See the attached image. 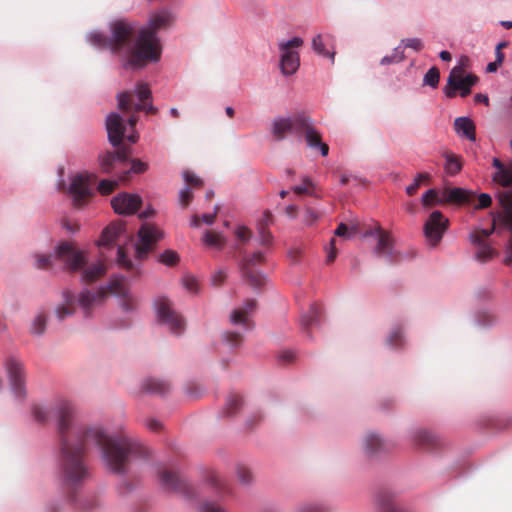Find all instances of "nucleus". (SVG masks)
<instances>
[{"instance_id": "nucleus-40", "label": "nucleus", "mask_w": 512, "mask_h": 512, "mask_svg": "<svg viewBox=\"0 0 512 512\" xmlns=\"http://www.w3.org/2000/svg\"><path fill=\"white\" fill-rule=\"evenodd\" d=\"M236 475H237V479L242 484H245V485L251 483L252 478H253L250 469L241 464L237 465V467H236Z\"/></svg>"}, {"instance_id": "nucleus-17", "label": "nucleus", "mask_w": 512, "mask_h": 512, "mask_svg": "<svg viewBox=\"0 0 512 512\" xmlns=\"http://www.w3.org/2000/svg\"><path fill=\"white\" fill-rule=\"evenodd\" d=\"M158 236L157 227L149 223H143L139 232V242L135 247L136 256L139 259L144 258L153 248Z\"/></svg>"}, {"instance_id": "nucleus-3", "label": "nucleus", "mask_w": 512, "mask_h": 512, "mask_svg": "<svg viewBox=\"0 0 512 512\" xmlns=\"http://www.w3.org/2000/svg\"><path fill=\"white\" fill-rule=\"evenodd\" d=\"M159 29V12L153 13L148 25L138 31L137 37H135L137 26L134 22L117 21L112 26L110 49L115 53L125 52L132 66L141 67L157 58Z\"/></svg>"}, {"instance_id": "nucleus-29", "label": "nucleus", "mask_w": 512, "mask_h": 512, "mask_svg": "<svg viewBox=\"0 0 512 512\" xmlns=\"http://www.w3.org/2000/svg\"><path fill=\"white\" fill-rule=\"evenodd\" d=\"M445 170L449 175H456L458 174L462 169V158L454 153L447 152L445 153Z\"/></svg>"}, {"instance_id": "nucleus-23", "label": "nucleus", "mask_w": 512, "mask_h": 512, "mask_svg": "<svg viewBox=\"0 0 512 512\" xmlns=\"http://www.w3.org/2000/svg\"><path fill=\"white\" fill-rule=\"evenodd\" d=\"M474 195L462 188H447L443 191V202L465 204L469 203Z\"/></svg>"}, {"instance_id": "nucleus-39", "label": "nucleus", "mask_w": 512, "mask_h": 512, "mask_svg": "<svg viewBox=\"0 0 512 512\" xmlns=\"http://www.w3.org/2000/svg\"><path fill=\"white\" fill-rule=\"evenodd\" d=\"M184 181L187 187L199 189L203 186V181L200 177L190 171H185L183 174Z\"/></svg>"}, {"instance_id": "nucleus-34", "label": "nucleus", "mask_w": 512, "mask_h": 512, "mask_svg": "<svg viewBox=\"0 0 512 512\" xmlns=\"http://www.w3.org/2000/svg\"><path fill=\"white\" fill-rule=\"evenodd\" d=\"M46 323V314L43 312L38 313L35 319L33 320L31 332L35 335H42L45 332Z\"/></svg>"}, {"instance_id": "nucleus-6", "label": "nucleus", "mask_w": 512, "mask_h": 512, "mask_svg": "<svg viewBox=\"0 0 512 512\" xmlns=\"http://www.w3.org/2000/svg\"><path fill=\"white\" fill-rule=\"evenodd\" d=\"M125 233V225L122 222H113L102 232L98 241L100 247L110 248L113 244L117 245V262L128 271L134 270L133 262L127 258L125 248L119 244V238Z\"/></svg>"}, {"instance_id": "nucleus-36", "label": "nucleus", "mask_w": 512, "mask_h": 512, "mask_svg": "<svg viewBox=\"0 0 512 512\" xmlns=\"http://www.w3.org/2000/svg\"><path fill=\"white\" fill-rule=\"evenodd\" d=\"M222 340L230 347L236 348L242 344L243 337L238 332L226 331L222 334Z\"/></svg>"}, {"instance_id": "nucleus-45", "label": "nucleus", "mask_w": 512, "mask_h": 512, "mask_svg": "<svg viewBox=\"0 0 512 512\" xmlns=\"http://www.w3.org/2000/svg\"><path fill=\"white\" fill-rule=\"evenodd\" d=\"M428 179H429L428 174H424V173L418 174L417 177L415 178L414 182L406 188L407 194L409 196L414 195L417 192V190L419 189L421 182L424 180H428Z\"/></svg>"}, {"instance_id": "nucleus-48", "label": "nucleus", "mask_w": 512, "mask_h": 512, "mask_svg": "<svg viewBox=\"0 0 512 512\" xmlns=\"http://www.w3.org/2000/svg\"><path fill=\"white\" fill-rule=\"evenodd\" d=\"M274 223V217L269 210L263 212L262 218L257 223V229H269V226Z\"/></svg>"}, {"instance_id": "nucleus-22", "label": "nucleus", "mask_w": 512, "mask_h": 512, "mask_svg": "<svg viewBox=\"0 0 512 512\" xmlns=\"http://www.w3.org/2000/svg\"><path fill=\"white\" fill-rule=\"evenodd\" d=\"M413 440L415 445L427 450L436 449L441 445L440 438L425 429L416 430L413 435Z\"/></svg>"}, {"instance_id": "nucleus-57", "label": "nucleus", "mask_w": 512, "mask_h": 512, "mask_svg": "<svg viewBox=\"0 0 512 512\" xmlns=\"http://www.w3.org/2000/svg\"><path fill=\"white\" fill-rule=\"evenodd\" d=\"M492 198L487 193H482L478 196V204L475 206L478 209H484L491 205Z\"/></svg>"}, {"instance_id": "nucleus-33", "label": "nucleus", "mask_w": 512, "mask_h": 512, "mask_svg": "<svg viewBox=\"0 0 512 512\" xmlns=\"http://www.w3.org/2000/svg\"><path fill=\"white\" fill-rule=\"evenodd\" d=\"M464 74V68L462 66H455L448 76L447 85L445 89H451L457 84H463L465 77Z\"/></svg>"}, {"instance_id": "nucleus-59", "label": "nucleus", "mask_w": 512, "mask_h": 512, "mask_svg": "<svg viewBox=\"0 0 512 512\" xmlns=\"http://www.w3.org/2000/svg\"><path fill=\"white\" fill-rule=\"evenodd\" d=\"M401 342H402V334H401V331L400 330H395L393 331L389 338H388V343L390 346H393V347H396V346H399L401 345Z\"/></svg>"}, {"instance_id": "nucleus-53", "label": "nucleus", "mask_w": 512, "mask_h": 512, "mask_svg": "<svg viewBox=\"0 0 512 512\" xmlns=\"http://www.w3.org/2000/svg\"><path fill=\"white\" fill-rule=\"evenodd\" d=\"M201 512H226L219 504L216 502L206 501L202 504L200 508Z\"/></svg>"}, {"instance_id": "nucleus-64", "label": "nucleus", "mask_w": 512, "mask_h": 512, "mask_svg": "<svg viewBox=\"0 0 512 512\" xmlns=\"http://www.w3.org/2000/svg\"><path fill=\"white\" fill-rule=\"evenodd\" d=\"M219 211V206L216 205L215 206V209H214V212L213 213H210V214H204L201 218V220L208 224V225H211L215 222V219H216V216H217V213Z\"/></svg>"}, {"instance_id": "nucleus-11", "label": "nucleus", "mask_w": 512, "mask_h": 512, "mask_svg": "<svg viewBox=\"0 0 512 512\" xmlns=\"http://www.w3.org/2000/svg\"><path fill=\"white\" fill-rule=\"evenodd\" d=\"M264 260V254L258 251L250 257H244L240 264L242 276L254 288H259L265 284V277L254 269L256 265L264 263Z\"/></svg>"}, {"instance_id": "nucleus-41", "label": "nucleus", "mask_w": 512, "mask_h": 512, "mask_svg": "<svg viewBox=\"0 0 512 512\" xmlns=\"http://www.w3.org/2000/svg\"><path fill=\"white\" fill-rule=\"evenodd\" d=\"M180 257L174 250H165L162 252V264L167 266H175L179 263Z\"/></svg>"}, {"instance_id": "nucleus-32", "label": "nucleus", "mask_w": 512, "mask_h": 512, "mask_svg": "<svg viewBox=\"0 0 512 512\" xmlns=\"http://www.w3.org/2000/svg\"><path fill=\"white\" fill-rule=\"evenodd\" d=\"M320 317V306L313 304L311 305L308 313L303 315L301 318V325L303 328H309L314 323L318 322Z\"/></svg>"}, {"instance_id": "nucleus-30", "label": "nucleus", "mask_w": 512, "mask_h": 512, "mask_svg": "<svg viewBox=\"0 0 512 512\" xmlns=\"http://www.w3.org/2000/svg\"><path fill=\"white\" fill-rule=\"evenodd\" d=\"M147 165L140 160H132L129 164V169L120 173L119 180L127 182L130 180L131 174H139L146 170Z\"/></svg>"}, {"instance_id": "nucleus-21", "label": "nucleus", "mask_w": 512, "mask_h": 512, "mask_svg": "<svg viewBox=\"0 0 512 512\" xmlns=\"http://www.w3.org/2000/svg\"><path fill=\"white\" fill-rule=\"evenodd\" d=\"M492 165L497 169L493 181L503 187H512V162L504 164L500 159L493 158Z\"/></svg>"}, {"instance_id": "nucleus-52", "label": "nucleus", "mask_w": 512, "mask_h": 512, "mask_svg": "<svg viewBox=\"0 0 512 512\" xmlns=\"http://www.w3.org/2000/svg\"><path fill=\"white\" fill-rule=\"evenodd\" d=\"M252 232L245 226H239L235 230V236L242 242L246 243L251 238Z\"/></svg>"}, {"instance_id": "nucleus-1", "label": "nucleus", "mask_w": 512, "mask_h": 512, "mask_svg": "<svg viewBox=\"0 0 512 512\" xmlns=\"http://www.w3.org/2000/svg\"><path fill=\"white\" fill-rule=\"evenodd\" d=\"M32 413L40 423H46L51 418L57 421L60 471L67 487H77L90 476L86 457V447L90 444L101 450L105 466L118 474L127 471L132 459L148 456L147 448L130 435L112 437L101 427H87L79 423L75 418L74 407L68 401L61 400L49 408L35 405Z\"/></svg>"}, {"instance_id": "nucleus-49", "label": "nucleus", "mask_w": 512, "mask_h": 512, "mask_svg": "<svg viewBox=\"0 0 512 512\" xmlns=\"http://www.w3.org/2000/svg\"><path fill=\"white\" fill-rule=\"evenodd\" d=\"M259 237H260V244L265 247H270L272 245L273 236L269 229H257Z\"/></svg>"}, {"instance_id": "nucleus-5", "label": "nucleus", "mask_w": 512, "mask_h": 512, "mask_svg": "<svg viewBox=\"0 0 512 512\" xmlns=\"http://www.w3.org/2000/svg\"><path fill=\"white\" fill-rule=\"evenodd\" d=\"M56 257L65 270L71 273L82 271V281L86 284H92L106 274L107 267L102 261L86 267L88 259L85 252L76 249L73 243H61L56 249Z\"/></svg>"}, {"instance_id": "nucleus-7", "label": "nucleus", "mask_w": 512, "mask_h": 512, "mask_svg": "<svg viewBox=\"0 0 512 512\" xmlns=\"http://www.w3.org/2000/svg\"><path fill=\"white\" fill-rule=\"evenodd\" d=\"M97 176L89 173H79L72 177L69 186V193L73 198L74 205L78 208L83 207L94 195L92 186Z\"/></svg>"}, {"instance_id": "nucleus-14", "label": "nucleus", "mask_w": 512, "mask_h": 512, "mask_svg": "<svg viewBox=\"0 0 512 512\" xmlns=\"http://www.w3.org/2000/svg\"><path fill=\"white\" fill-rule=\"evenodd\" d=\"M305 113H298L287 118H276L272 123V133L276 140H284L289 134L300 135L298 123L305 119Z\"/></svg>"}, {"instance_id": "nucleus-37", "label": "nucleus", "mask_w": 512, "mask_h": 512, "mask_svg": "<svg viewBox=\"0 0 512 512\" xmlns=\"http://www.w3.org/2000/svg\"><path fill=\"white\" fill-rule=\"evenodd\" d=\"M436 203H443V197L439 198L438 193L434 189H429L423 196H422V205L424 207H432Z\"/></svg>"}, {"instance_id": "nucleus-8", "label": "nucleus", "mask_w": 512, "mask_h": 512, "mask_svg": "<svg viewBox=\"0 0 512 512\" xmlns=\"http://www.w3.org/2000/svg\"><path fill=\"white\" fill-rule=\"evenodd\" d=\"M302 45L303 40L300 37H294L287 42L279 43V50L282 52L280 68L284 75H293L298 70L300 65L299 54L293 49Z\"/></svg>"}, {"instance_id": "nucleus-26", "label": "nucleus", "mask_w": 512, "mask_h": 512, "mask_svg": "<svg viewBox=\"0 0 512 512\" xmlns=\"http://www.w3.org/2000/svg\"><path fill=\"white\" fill-rule=\"evenodd\" d=\"M470 239L474 245L478 247L476 252V259L481 262H486L493 258L495 251L486 242H481L478 236H470Z\"/></svg>"}, {"instance_id": "nucleus-43", "label": "nucleus", "mask_w": 512, "mask_h": 512, "mask_svg": "<svg viewBox=\"0 0 512 512\" xmlns=\"http://www.w3.org/2000/svg\"><path fill=\"white\" fill-rule=\"evenodd\" d=\"M36 267L43 270H49L52 268V256L37 254L35 256Z\"/></svg>"}, {"instance_id": "nucleus-44", "label": "nucleus", "mask_w": 512, "mask_h": 512, "mask_svg": "<svg viewBox=\"0 0 512 512\" xmlns=\"http://www.w3.org/2000/svg\"><path fill=\"white\" fill-rule=\"evenodd\" d=\"M357 231L358 228L356 225H353L351 228H349L346 224L340 223L335 230V235L339 237L349 238L351 235L356 234Z\"/></svg>"}, {"instance_id": "nucleus-31", "label": "nucleus", "mask_w": 512, "mask_h": 512, "mask_svg": "<svg viewBox=\"0 0 512 512\" xmlns=\"http://www.w3.org/2000/svg\"><path fill=\"white\" fill-rule=\"evenodd\" d=\"M242 398L238 394H231L227 400L226 404L223 408V413L225 416L234 415L242 406Z\"/></svg>"}, {"instance_id": "nucleus-63", "label": "nucleus", "mask_w": 512, "mask_h": 512, "mask_svg": "<svg viewBox=\"0 0 512 512\" xmlns=\"http://www.w3.org/2000/svg\"><path fill=\"white\" fill-rule=\"evenodd\" d=\"M62 226L63 228H65L67 231L69 232H76L79 230L80 226L78 224V222L76 221H72V220H69V219H64L62 221Z\"/></svg>"}, {"instance_id": "nucleus-15", "label": "nucleus", "mask_w": 512, "mask_h": 512, "mask_svg": "<svg viewBox=\"0 0 512 512\" xmlns=\"http://www.w3.org/2000/svg\"><path fill=\"white\" fill-rule=\"evenodd\" d=\"M111 205L115 213L130 216L138 212L142 205V199L137 194L122 192L112 198Z\"/></svg>"}, {"instance_id": "nucleus-50", "label": "nucleus", "mask_w": 512, "mask_h": 512, "mask_svg": "<svg viewBox=\"0 0 512 512\" xmlns=\"http://www.w3.org/2000/svg\"><path fill=\"white\" fill-rule=\"evenodd\" d=\"M142 389L147 393H157L160 389V384L155 379H146L142 384Z\"/></svg>"}, {"instance_id": "nucleus-12", "label": "nucleus", "mask_w": 512, "mask_h": 512, "mask_svg": "<svg viewBox=\"0 0 512 512\" xmlns=\"http://www.w3.org/2000/svg\"><path fill=\"white\" fill-rule=\"evenodd\" d=\"M11 390L20 398L25 396V371L21 361L11 357L5 362Z\"/></svg>"}, {"instance_id": "nucleus-10", "label": "nucleus", "mask_w": 512, "mask_h": 512, "mask_svg": "<svg viewBox=\"0 0 512 512\" xmlns=\"http://www.w3.org/2000/svg\"><path fill=\"white\" fill-rule=\"evenodd\" d=\"M175 336H180L186 329V320L170 300L162 297V326Z\"/></svg>"}, {"instance_id": "nucleus-27", "label": "nucleus", "mask_w": 512, "mask_h": 512, "mask_svg": "<svg viewBox=\"0 0 512 512\" xmlns=\"http://www.w3.org/2000/svg\"><path fill=\"white\" fill-rule=\"evenodd\" d=\"M203 243L211 248L222 250L226 245V239L221 233L207 230L202 237Z\"/></svg>"}, {"instance_id": "nucleus-56", "label": "nucleus", "mask_w": 512, "mask_h": 512, "mask_svg": "<svg viewBox=\"0 0 512 512\" xmlns=\"http://www.w3.org/2000/svg\"><path fill=\"white\" fill-rule=\"evenodd\" d=\"M207 481L213 485V486H216V487H222L223 485V481H222V478L221 476L219 475L218 472L216 471H210L207 475Z\"/></svg>"}, {"instance_id": "nucleus-47", "label": "nucleus", "mask_w": 512, "mask_h": 512, "mask_svg": "<svg viewBox=\"0 0 512 512\" xmlns=\"http://www.w3.org/2000/svg\"><path fill=\"white\" fill-rule=\"evenodd\" d=\"M193 200V193L189 187L183 188L179 193V203L183 208L189 206Z\"/></svg>"}, {"instance_id": "nucleus-25", "label": "nucleus", "mask_w": 512, "mask_h": 512, "mask_svg": "<svg viewBox=\"0 0 512 512\" xmlns=\"http://www.w3.org/2000/svg\"><path fill=\"white\" fill-rule=\"evenodd\" d=\"M479 78L475 74H468L465 76L463 84H457L451 89H444L445 95L449 98L456 96L457 91L460 92L461 97H467L471 93V88L478 82Z\"/></svg>"}, {"instance_id": "nucleus-55", "label": "nucleus", "mask_w": 512, "mask_h": 512, "mask_svg": "<svg viewBox=\"0 0 512 512\" xmlns=\"http://www.w3.org/2000/svg\"><path fill=\"white\" fill-rule=\"evenodd\" d=\"M312 45H313V49L321 54V55H328V53H326L325 51V47H324V43H323V39H322V36L321 35H317L313 38V41H312Z\"/></svg>"}, {"instance_id": "nucleus-42", "label": "nucleus", "mask_w": 512, "mask_h": 512, "mask_svg": "<svg viewBox=\"0 0 512 512\" xmlns=\"http://www.w3.org/2000/svg\"><path fill=\"white\" fill-rule=\"evenodd\" d=\"M117 186V181L104 179L99 182L98 191L102 195H109L117 188Z\"/></svg>"}, {"instance_id": "nucleus-13", "label": "nucleus", "mask_w": 512, "mask_h": 512, "mask_svg": "<svg viewBox=\"0 0 512 512\" xmlns=\"http://www.w3.org/2000/svg\"><path fill=\"white\" fill-rule=\"evenodd\" d=\"M449 221L440 211H434L424 224V234L428 241L437 245L448 228Z\"/></svg>"}, {"instance_id": "nucleus-4", "label": "nucleus", "mask_w": 512, "mask_h": 512, "mask_svg": "<svg viewBox=\"0 0 512 512\" xmlns=\"http://www.w3.org/2000/svg\"><path fill=\"white\" fill-rule=\"evenodd\" d=\"M108 294H113L121 298V306L129 311L134 308V299L128 294L126 280L124 277H113L106 286H102L93 292L84 289L76 299L70 290L63 292V304L56 308V316L62 321L75 312V303L78 302L84 314L89 316L92 309L102 304Z\"/></svg>"}, {"instance_id": "nucleus-61", "label": "nucleus", "mask_w": 512, "mask_h": 512, "mask_svg": "<svg viewBox=\"0 0 512 512\" xmlns=\"http://www.w3.org/2000/svg\"><path fill=\"white\" fill-rule=\"evenodd\" d=\"M494 226L491 229H480L474 231L471 236H478L481 242H486V239L493 233Z\"/></svg>"}, {"instance_id": "nucleus-46", "label": "nucleus", "mask_w": 512, "mask_h": 512, "mask_svg": "<svg viewBox=\"0 0 512 512\" xmlns=\"http://www.w3.org/2000/svg\"><path fill=\"white\" fill-rule=\"evenodd\" d=\"M401 47L404 48H411L415 51H420L423 48V42L419 38H407L403 39L401 41Z\"/></svg>"}, {"instance_id": "nucleus-9", "label": "nucleus", "mask_w": 512, "mask_h": 512, "mask_svg": "<svg viewBox=\"0 0 512 512\" xmlns=\"http://www.w3.org/2000/svg\"><path fill=\"white\" fill-rule=\"evenodd\" d=\"M366 236H377V245L374 249L377 256L384 257L391 263L397 260L398 252L394 248V239L390 232L377 225L373 230L367 232Z\"/></svg>"}, {"instance_id": "nucleus-35", "label": "nucleus", "mask_w": 512, "mask_h": 512, "mask_svg": "<svg viewBox=\"0 0 512 512\" xmlns=\"http://www.w3.org/2000/svg\"><path fill=\"white\" fill-rule=\"evenodd\" d=\"M440 72L437 67H431L423 78V85H428L432 88H436L439 84Z\"/></svg>"}, {"instance_id": "nucleus-18", "label": "nucleus", "mask_w": 512, "mask_h": 512, "mask_svg": "<svg viewBox=\"0 0 512 512\" xmlns=\"http://www.w3.org/2000/svg\"><path fill=\"white\" fill-rule=\"evenodd\" d=\"M162 491L186 494L188 485L186 481L175 471L162 468Z\"/></svg>"}, {"instance_id": "nucleus-24", "label": "nucleus", "mask_w": 512, "mask_h": 512, "mask_svg": "<svg viewBox=\"0 0 512 512\" xmlns=\"http://www.w3.org/2000/svg\"><path fill=\"white\" fill-rule=\"evenodd\" d=\"M454 129L457 134L469 139L476 140V127L474 122L468 117H458L454 121Z\"/></svg>"}, {"instance_id": "nucleus-54", "label": "nucleus", "mask_w": 512, "mask_h": 512, "mask_svg": "<svg viewBox=\"0 0 512 512\" xmlns=\"http://www.w3.org/2000/svg\"><path fill=\"white\" fill-rule=\"evenodd\" d=\"M227 278L226 272L222 269L216 270L212 275V284L216 287L221 286Z\"/></svg>"}, {"instance_id": "nucleus-58", "label": "nucleus", "mask_w": 512, "mask_h": 512, "mask_svg": "<svg viewBox=\"0 0 512 512\" xmlns=\"http://www.w3.org/2000/svg\"><path fill=\"white\" fill-rule=\"evenodd\" d=\"M183 284H184L185 288L190 292H195L197 290L198 283H197V280L193 276H190V275L185 276L183 278Z\"/></svg>"}, {"instance_id": "nucleus-20", "label": "nucleus", "mask_w": 512, "mask_h": 512, "mask_svg": "<svg viewBox=\"0 0 512 512\" xmlns=\"http://www.w3.org/2000/svg\"><path fill=\"white\" fill-rule=\"evenodd\" d=\"M365 453L369 456L378 455L387 452L390 449L389 444L375 433H367L363 439Z\"/></svg>"}, {"instance_id": "nucleus-19", "label": "nucleus", "mask_w": 512, "mask_h": 512, "mask_svg": "<svg viewBox=\"0 0 512 512\" xmlns=\"http://www.w3.org/2000/svg\"><path fill=\"white\" fill-rule=\"evenodd\" d=\"M257 306V302L254 299H248L244 305L240 308L234 309L230 314V321L232 324H241L246 328L250 329L253 326V322L250 316L254 313Z\"/></svg>"}, {"instance_id": "nucleus-38", "label": "nucleus", "mask_w": 512, "mask_h": 512, "mask_svg": "<svg viewBox=\"0 0 512 512\" xmlns=\"http://www.w3.org/2000/svg\"><path fill=\"white\" fill-rule=\"evenodd\" d=\"M404 58H405L404 50L401 47V45H399L398 47H396L394 49L393 54L391 56H385L381 59V64L389 65L392 63H398V62H401L402 60H404Z\"/></svg>"}, {"instance_id": "nucleus-51", "label": "nucleus", "mask_w": 512, "mask_h": 512, "mask_svg": "<svg viewBox=\"0 0 512 512\" xmlns=\"http://www.w3.org/2000/svg\"><path fill=\"white\" fill-rule=\"evenodd\" d=\"M319 218V214L311 207H307L304 212V222L306 225H312Z\"/></svg>"}, {"instance_id": "nucleus-60", "label": "nucleus", "mask_w": 512, "mask_h": 512, "mask_svg": "<svg viewBox=\"0 0 512 512\" xmlns=\"http://www.w3.org/2000/svg\"><path fill=\"white\" fill-rule=\"evenodd\" d=\"M175 17L172 13L162 9V29L169 27L174 22Z\"/></svg>"}, {"instance_id": "nucleus-2", "label": "nucleus", "mask_w": 512, "mask_h": 512, "mask_svg": "<svg viewBox=\"0 0 512 512\" xmlns=\"http://www.w3.org/2000/svg\"><path fill=\"white\" fill-rule=\"evenodd\" d=\"M151 90L146 84L140 83L137 85L135 94L124 92L118 96V106L123 113L138 112L144 110L147 114H155L157 108L153 107L150 103ZM128 125L125 120L117 113H111L106 119V130L108 140L111 145L117 147L115 152H105L100 156V167L104 173H110L116 168L117 164H125L131 151L130 147L122 145V141L127 139L129 143H135L138 136L134 132V127L138 122V117L135 113L129 115L127 119Z\"/></svg>"}, {"instance_id": "nucleus-28", "label": "nucleus", "mask_w": 512, "mask_h": 512, "mask_svg": "<svg viewBox=\"0 0 512 512\" xmlns=\"http://www.w3.org/2000/svg\"><path fill=\"white\" fill-rule=\"evenodd\" d=\"M376 503L382 512H404L395 506L393 497L389 492H380L377 495Z\"/></svg>"}, {"instance_id": "nucleus-62", "label": "nucleus", "mask_w": 512, "mask_h": 512, "mask_svg": "<svg viewBox=\"0 0 512 512\" xmlns=\"http://www.w3.org/2000/svg\"><path fill=\"white\" fill-rule=\"evenodd\" d=\"M337 256V249L335 247V239L332 238L330 241V248L327 253L326 262L328 264L332 263Z\"/></svg>"}, {"instance_id": "nucleus-16", "label": "nucleus", "mask_w": 512, "mask_h": 512, "mask_svg": "<svg viewBox=\"0 0 512 512\" xmlns=\"http://www.w3.org/2000/svg\"><path fill=\"white\" fill-rule=\"evenodd\" d=\"M300 129V135L304 136L307 145L311 148H319L322 156H327L329 153V146L322 142L321 134L313 126L312 120L306 115L305 119L300 120L298 123Z\"/></svg>"}]
</instances>
